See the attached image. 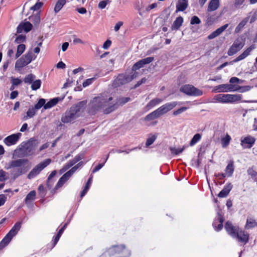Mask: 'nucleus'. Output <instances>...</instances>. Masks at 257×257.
Masks as SVG:
<instances>
[{
	"label": "nucleus",
	"mask_w": 257,
	"mask_h": 257,
	"mask_svg": "<svg viewBox=\"0 0 257 257\" xmlns=\"http://www.w3.org/2000/svg\"><path fill=\"white\" fill-rule=\"evenodd\" d=\"M8 179V173L2 169L0 170V189L4 188L5 182Z\"/></svg>",
	"instance_id": "nucleus-24"
},
{
	"label": "nucleus",
	"mask_w": 257,
	"mask_h": 257,
	"mask_svg": "<svg viewBox=\"0 0 257 257\" xmlns=\"http://www.w3.org/2000/svg\"><path fill=\"white\" fill-rule=\"evenodd\" d=\"M112 100V97H108L104 94L95 97L88 104V112L94 115L97 112L103 110L105 114H108L114 110V105H111L110 101Z\"/></svg>",
	"instance_id": "nucleus-1"
},
{
	"label": "nucleus",
	"mask_w": 257,
	"mask_h": 257,
	"mask_svg": "<svg viewBox=\"0 0 257 257\" xmlns=\"http://www.w3.org/2000/svg\"><path fill=\"white\" fill-rule=\"evenodd\" d=\"M51 162L50 159H47L36 165L29 173L28 178L30 179L33 178L38 175L42 170L48 166Z\"/></svg>",
	"instance_id": "nucleus-9"
},
{
	"label": "nucleus",
	"mask_w": 257,
	"mask_h": 257,
	"mask_svg": "<svg viewBox=\"0 0 257 257\" xmlns=\"http://www.w3.org/2000/svg\"><path fill=\"white\" fill-rule=\"evenodd\" d=\"M137 73H134L133 75H130L126 74H121L118 75L116 78L114 80L112 86L114 87H118L124 85L136 78Z\"/></svg>",
	"instance_id": "nucleus-7"
},
{
	"label": "nucleus",
	"mask_w": 257,
	"mask_h": 257,
	"mask_svg": "<svg viewBox=\"0 0 257 257\" xmlns=\"http://www.w3.org/2000/svg\"><path fill=\"white\" fill-rule=\"evenodd\" d=\"M36 147V144L34 141L23 142L14 150L13 158H22L31 156L33 154Z\"/></svg>",
	"instance_id": "nucleus-2"
},
{
	"label": "nucleus",
	"mask_w": 257,
	"mask_h": 257,
	"mask_svg": "<svg viewBox=\"0 0 257 257\" xmlns=\"http://www.w3.org/2000/svg\"><path fill=\"white\" fill-rule=\"evenodd\" d=\"M157 136L156 135H153L151 137H149L147 140V141L146 143V146L147 147H148V146H150L151 145H152L155 142V141L157 139Z\"/></svg>",
	"instance_id": "nucleus-48"
},
{
	"label": "nucleus",
	"mask_w": 257,
	"mask_h": 257,
	"mask_svg": "<svg viewBox=\"0 0 257 257\" xmlns=\"http://www.w3.org/2000/svg\"><path fill=\"white\" fill-rule=\"evenodd\" d=\"M255 139L250 136H247L244 138H241L240 145L243 148H250L254 144Z\"/></svg>",
	"instance_id": "nucleus-15"
},
{
	"label": "nucleus",
	"mask_w": 257,
	"mask_h": 257,
	"mask_svg": "<svg viewBox=\"0 0 257 257\" xmlns=\"http://www.w3.org/2000/svg\"><path fill=\"white\" fill-rule=\"evenodd\" d=\"M36 191L34 190L30 192L25 198V202L28 207H30L32 205V202L35 200L36 197Z\"/></svg>",
	"instance_id": "nucleus-21"
},
{
	"label": "nucleus",
	"mask_w": 257,
	"mask_h": 257,
	"mask_svg": "<svg viewBox=\"0 0 257 257\" xmlns=\"http://www.w3.org/2000/svg\"><path fill=\"white\" fill-rule=\"evenodd\" d=\"M235 90L234 85L229 84H221L214 87V90L218 92L234 91Z\"/></svg>",
	"instance_id": "nucleus-16"
},
{
	"label": "nucleus",
	"mask_w": 257,
	"mask_h": 257,
	"mask_svg": "<svg viewBox=\"0 0 257 257\" xmlns=\"http://www.w3.org/2000/svg\"><path fill=\"white\" fill-rule=\"evenodd\" d=\"M245 44L244 41L241 38H238L233 42L232 46L228 51L227 54L229 56H232L240 50H241Z\"/></svg>",
	"instance_id": "nucleus-11"
},
{
	"label": "nucleus",
	"mask_w": 257,
	"mask_h": 257,
	"mask_svg": "<svg viewBox=\"0 0 257 257\" xmlns=\"http://www.w3.org/2000/svg\"><path fill=\"white\" fill-rule=\"evenodd\" d=\"M21 226H14L11 230L0 242V250L4 248L11 241L13 237L15 236L20 229Z\"/></svg>",
	"instance_id": "nucleus-8"
},
{
	"label": "nucleus",
	"mask_w": 257,
	"mask_h": 257,
	"mask_svg": "<svg viewBox=\"0 0 257 257\" xmlns=\"http://www.w3.org/2000/svg\"><path fill=\"white\" fill-rule=\"evenodd\" d=\"M66 226H63V227H62L58 231L57 235L56 236L54 240V245L53 246H55L57 242L58 241L60 236H61L62 234L63 233V231H64L65 229Z\"/></svg>",
	"instance_id": "nucleus-44"
},
{
	"label": "nucleus",
	"mask_w": 257,
	"mask_h": 257,
	"mask_svg": "<svg viewBox=\"0 0 257 257\" xmlns=\"http://www.w3.org/2000/svg\"><path fill=\"white\" fill-rule=\"evenodd\" d=\"M46 102L45 99L41 98L38 101V103L35 105L34 108L36 110L40 109L42 106L44 107L45 103Z\"/></svg>",
	"instance_id": "nucleus-46"
},
{
	"label": "nucleus",
	"mask_w": 257,
	"mask_h": 257,
	"mask_svg": "<svg viewBox=\"0 0 257 257\" xmlns=\"http://www.w3.org/2000/svg\"><path fill=\"white\" fill-rule=\"evenodd\" d=\"M231 137L227 134L225 138L221 139V144L223 148L226 147L229 144Z\"/></svg>",
	"instance_id": "nucleus-40"
},
{
	"label": "nucleus",
	"mask_w": 257,
	"mask_h": 257,
	"mask_svg": "<svg viewBox=\"0 0 257 257\" xmlns=\"http://www.w3.org/2000/svg\"><path fill=\"white\" fill-rule=\"evenodd\" d=\"M249 86H235V89H236L234 91H239L240 92H244L247 91L249 90Z\"/></svg>",
	"instance_id": "nucleus-47"
},
{
	"label": "nucleus",
	"mask_w": 257,
	"mask_h": 257,
	"mask_svg": "<svg viewBox=\"0 0 257 257\" xmlns=\"http://www.w3.org/2000/svg\"><path fill=\"white\" fill-rule=\"evenodd\" d=\"M185 148V146L183 147V148L181 149H177L175 147H170V150L172 154L177 155L180 153H181L184 151Z\"/></svg>",
	"instance_id": "nucleus-45"
},
{
	"label": "nucleus",
	"mask_w": 257,
	"mask_h": 257,
	"mask_svg": "<svg viewBox=\"0 0 257 257\" xmlns=\"http://www.w3.org/2000/svg\"><path fill=\"white\" fill-rule=\"evenodd\" d=\"M254 48L253 46H250L247 49H246L242 54H241L240 55H239L237 58H236L234 60V62H236L239 61H240L245 58H246L247 56H248L250 52Z\"/></svg>",
	"instance_id": "nucleus-19"
},
{
	"label": "nucleus",
	"mask_w": 257,
	"mask_h": 257,
	"mask_svg": "<svg viewBox=\"0 0 257 257\" xmlns=\"http://www.w3.org/2000/svg\"><path fill=\"white\" fill-rule=\"evenodd\" d=\"M29 19L35 25H38L40 22V13L38 12L35 15L29 17Z\"/></svg>",
	"instance_id": "nucleus-35"
},
{
	"label": "nucleus",
	"mask_w": 257,
	"mask_h": 257,
	"mask_svg": "<svg viewBox=\"0 0 257 257\" xmlns=\"http://www.w3.org/2000/svg\"><path fill=\"white\" fill-rule=\"evenodd\" d=\"M12 83L13 85H18L22 83V80L19 78H12Z\"/></svg>",
	"instance_id": "nucleus-59"
},
{
	"label": "nucleus",
	"mask_w": 257,
	"mask_h": 257,
	"mask_svg": "<svg viewBox=\"0 0 257 257\" xmlns=\"http://www.w3.org/2000/svg\"><path fill=\"white\" fill-rule=\"evenodd\" d=\"M36 110L34 107H30L28 109V110L27 112V116H24V119H26L28 118V117L32 118L33 117L35 113H36Z\"/></svg>",
	"instance_id": "nucleus-39"
},
{
	"label": "nucleus",
	"mask_w": 257,
	"mask_h": 257,
	"mask_svg": "<svg viewBox=\"0 0 257 257\" xmlns=\"http://www.w3.org/2000/svg\"><path fill=\"white\" fill-rule=\"evenodd\" d=\"M31 84V89L33 90H37L41 87V81L40 79H37L35 81H34Z\"/></svg>",
	"instance_id": "nucleus-38"
},
{
	"label": "nucleus",
	"mask_w": 257,
	"mask_h": 257,
	"mask_svg": "<svg viewBox=\"0 0 257 257\" xmlns=\"http://www.w3.org/2000/svg\"><path fill=\"white\" fill-rule=\"evenodd\" d=\"M43 5V3L37 2L34 6L31 8V10L33 11H37L39 10Z\"/></svg>",
	"instance_id": "nucleus-56"
},
{
	"label": "nucleus",
	"mask_w": 257,
	"mask_h": 257,
	"mask_svg": "<svg viewBox=\"0 0 257 257\" xmlns=\"http://www.w3.org/2000/svg\"><path fill=\"white\" fill-rule=\"evenodd\" d=\"M82 162H79L78 164H77L76 165H75L74 167L71 168L69 170V171L73 174L78 169V168L82 165Z\"/></svg>",
	"instance_id": "nucleus-57"
},
{
	"label": "nucleus",
	"mask_w": 257,
	"mask_h": 257,
	"mask_svg": "<svg viewBox=\"0 0 257 257\" xmlns=\"http://www.w3.org/2000/svg\"><path fill=\"white\" fill-rule=\"evenodd\" d=\"M177 104V102L175 101L167 103L160 106L159 108L157 109L156 111L160 117L161 115H163L172 110L176 106Z\"/></svg>",
	"instance_id": "nucleus-12"
},
{
	"label": "nucleus",
	"mask_w": 257,
	"mask_h": 257,
	"mask_svg": "<svg viewBox=\"0 0 257 257\" xmlns=\"http://www.w3.org/2000/svg\"><path fill=\"white\" fill-rule=\"evenodd\" d=\"M158 117H159V116L155 110L146 116L144 119L146 121H149Z\"/></svg>",
	"instance_id": "nucleus-34"
},
{
	"label": "nucleus",
	"mask_w": 257,
	"mask_h": 257,
	"mask_svg": "<svg viewBox=\"0 0 257 257\" xmlns=\"http://www.w3.org/2000/svg\"><path fill=\"white\" fill-rule=\"evenodd\" d=\"M163 99L159 98H155L151 100L147 104V107H153L162 102Z\"/></svg>",
	"instance_id": "nucleus-37"
},
{
	"label": "nucleus",
	"mask_w": 257,
	"mask_h": 257,
	"mask_svg": "<svg viewBox=\"0 0 257 257\" xmlns=\"http://www.w3.org/2000/svg\"><path fill=\"white\" fill-rule=\"evenodd\" d=\"M28 163L29 161L27 159H20L13 160L9 163V167L7 169L16 168L14 170V178H16L27 172L28 168L26 167V165Z\"/></svg>",
	"instance_id": "nucleus-4"
},
{
	"label": "nucleus",
	"mask_w": 257,
	"mask_h": 257,
	"mask_svg": "<svg viewBox=\"0 0 257 257\" xmlns=\"http://www.w3.org/2000/svg\"><path fill=\"white\" fill-rule=\"evenodd\" d=\"M183 22V19L182 17H179L176 18L175 21L173 22L171 29L172 30H177L182 26Z\"/></svg>",
	"instance_id": "nucleus-27"
},
{
	"label": "nucleus",
	"mask_w": 257,
	"mask_h": 257,
	"mask_svg": "<svg viewBox=\"0 0 257 257\" xmlns=\"http://www.w3.org/2000/svg\"><path fill=\"white\" fill-rule=\"evenodd\" d=\"M154 60L153 57H149L142 60H140L138 62H136L132 67L133 71H136L143 67L145 65L149 64Z\"/></svg>",
	"instance_id": "nucleus-14"
},
{
	"label": "nucleus",
	"mask_w": 257,
	"mask_h": 257,
	"mask_svg": "<svg viewBox=\"0 0 257 257\" xmlns=\"http://www.w3.org/2000/svg\"><path fill=\"white\" fill-rule=\"evenodd\" d=\"M227 232L233 237H236L240 242L246 243L248 241L249 235L247 232L239 230L238 226H225Z\"/></svg>",
	"instance_id": "nucleus-5"
},
{
	"label": "nucleus",
	"mask_w": 257,
	"mask_h": 257,
	"mask_svg": "<svg viewBox=\"0 0 257 257\" xmlns=\"http://www.w3.org/2000/svg\"><path fill=\"white\" fill-rule=\"evenodd\" d=\"M256 223H257L255 222V220L253 218L251 217L247 218L246 225H252Z\"/></svg>",
	"instance_id": "nucleus-61"
},
{
	"label": "nucleus",
	"mask_w": 257,
	"mask_h": 257,
	"mask_svg": "<svg viewBox=\"0 0 257 257\" xmlns=\"http://www.w3.org/2000/svg\"><path fill=\"white\" fill-rule=\"evenodd\" d=\"M18 95V91H13L11 92L10 94V98L12 99H14L16 98Z\"/></svg>",
	"instance_id": "nucleus-64"
},
{
	"label": "nucleus",
	"mask_w": 257,
	"mask_h": 257,
	"mask_svg": "<svg viewBox=\"0 0 257 257\" xmlns=\"http://www.w3.org/2000/svg\"><path fill=\"white\" fill-rule=\"evenodd\" d=\"M36 58V56L33 54L32 51L28 52L16 61L15 64L16 69L20 70L22 68L30 64Z\"/></svg>",
	"instance_id": "nucleus-6"
},
{
	"label": "nucleus",
	"mask_w": 257,
	"mask_h": 257,
	"mask_svg": "<svg viewBox=\"0 0 257 257\" xmlns=\"http://www.w3.org/2000/svg\"><path fill=\"white\" fill-rule=\"evenodd\" d=\"M187 109V107H182L173 112V115H177L182 112L185 111Z\"/></svg>",
	"instance_id": "nucleus-55"
},
{
	"label": "nucleus",
	"mask_w": 257,
	"mask_h": 257,
	"mask_svg": "<svg viewBox=\"0 0 257 257\" xmlns=\"http://www.w3.org/2000/svg\"><path fill=\"white\" fill-rule=\"evenodd\" d=\"M73 80L72 79H67L66 83H64L63 88H66L69 86L73 83Z\"/></svg>",
	"instance_id": "nucleus-63"
},
{
	"label": "nucleus",
	"mask_w": 257,
	"mask_h": 257,
	"mask_svg": "<svg viewBox=\"0 0 257 257\" xmlns=\"http://www.w3.org/2000/svg\"><path fill=\"white\" fill-rule=\"evenodd\" d=\"M214 99L221 103H228V94H219L214 96Z\"/></svg>",
	"instance_id": "nucleus-28"
},
{
	"label": "nucleus",
	"mask_w": 257,
	"mask_h": 257,
	"mask_svg": "<svg viewBox=\"0 0 257 257\" xmlns=\"http://www.w3.org/2000/svg\"><path fill=\"white\" fill-rule=\"evenodd\" d=\"M188 6V0H178L176 4V11H184Z\"/></svg>",
	"instance_id": "nucleus-20"
},
{
	"label": "nucleus",
	"mask_w": 257,
	"mask_h": 257,
	"mask_svg": "<svg viewBox=\"0 0 257 257\" xmlns=\"http://www.w3.org/2000/svg\"><path fill=\"white\" fill-rule=\"evenodd\" d=\"M219 0H211L208 5V12H212L216 10L219 6Z\"/></svg>",
	"instance_id": "nucleus-26"
},
{
	"label": "nucleus",
	"mask_w": 257,
	"mask_h": 257,
	"mask_svg": "<svg viewBox=\"0 0 257 257\" xmlns=\"http://www.w3.org/2000/svg\"><path fill=\"white\" fill-rule=\"evenodd\" d=\"M228 103H233L241 100L242 96L240 94H228Z\"/></svg>",
	"instance_id": "nucleus-30"
},
{
	"label": "nucleus",
	"mask_w": 257,
	"mask_h": 257,
	"mask_svg": "<svg viewBox=\"0 0 257 257\" xmlns=\"http://www.w3.org/2000/svg\"><path fill=\"white\" fill-rule=\"evenodd\" d=\"M85 105L86 102L82 101L72 106L62 116V122L68 123L73 121L79 116L80 112L83 110Z\"/></svg>",
	"instance_id": "nucleus-3"
},
{
	"label": "nucleus",
	"mask_w": 257,
	"mask_h": 257,
	"mask_svg": "<svg viewBox=\"0 0 257 257\" xmlns=\"http://www.w3.org/2000/svg\"><path fill=\"white\" fill-rule=\"evenodd\" d=\"M200 23L201 21L198 17L194 16L192 17L190 22L191 24H199Z\"/></svg>",
	"instance_id": "nucleus-53"
},
{
	"label": "nucleus",
	"mask_w": 257,
	"mask_h": 257,
	"mask_svg": "<svg viewBox=\"0 0 257 257\" xmlns=\"http://www.w3.org/2000/svg\"><path fill=\"white\" fill-rule=\"evenodd\" d=\"M228 24H226L219 27L215 31L211 33L210 35H209L207 37L208 39L209 40H211L218 36L228 27Z\"/></svg>",
	"instance_id": "nucleus-18"
},
{
	"label": "nucleus",
	"mask_w": 257,
	"mask_h": 257,
	"mask_svg": "<svg viewBox=\"0 0 257 257\" xmlns=\"http://www.w3.org/2000/svg\"><path fill=\"white\" fill-rule=\"evenodd\" d=\"M26 37L25 35H20L15 40V42L17 44H21L25 41Z\"/></svg>",
	"instance_id": "nucleus-49"
},
{
	"label": "nucleus",
	"mask_w": 257,
	"mask_h": 257,
	"mask_svg": "<svg viewBox=\"0 0 257 257\" xmlns=\"http://www.w3.org/2000/svg\"><path fill=\"white\" fill-rule=\"evenodd\" d=\"M110 3V1L109 0L100 1L98 5V7L100 9H103L106 7V5L109 4Z\"/></svg>",
	"instance_id": "nucleus-50"
},
{
	"label": "nucleus",
	"mask_w": 257,
	"mask_h": 257,
	"mask_svg": "<svg viewBox=\"0 0 257 257\" xmlns=\"http://www.w3.org/2000/svg\"><path fill=\"white\" fill-rule=\"evenodd\" d=\"M248 20L249 17H246L244 18L241 22H240L235 28V32L236 33H239L241 31V30L243 28V27L246 24V23L248 21Z\"/></svg>",
	"instance_id": "nucleus-32"
},
{
	"label": "nucleus",
	"mask_w": 257,
	"mask_h": 257,
	"mask_svg": "<svg viewBox=\"0 0 257 257\" xmlns=\"http://www.w3.org/2000/svg\"><path fill=\"white\" fill-rule=\"evenodd\" d=\"M82 162H79L78 164H77L76 165H75L74 167L71 168L69 170V171L73 174L78 169V168L82 165Z\"/></svg>",
	"instance_id": "nucleus-58"
},
{
	"label": "nucleus",
	"mask_w": 257,
	"mask_h": 257,
	"mask_svg": "<svg viewBox=\"0 0 257 257\" xmlns=\"http://www.w3.org/2000/svg\"><path fill=\"white\" fill-rule=\"evenodd\" d=\"M247 174L251 176L253 179L257 176V172L255 171L252 168H249L247 171Z\"/></svg>",
	"instance_id": "nucleus-52"
},
{
	"label": "nucleus",
	"mask_w": 257,
	"mask_h": 257,
	"mask_svg": "<svg viewBox=\"0 0 257 257\" xmlns=\"http://www.w3.org/2000/svg\"><path fill=\"white\" fill-rule=\"evenodd\" d=\"M22 136V134L18 133L6 137L4 142L8 146H10L17 144Z\"/></svg>",
	"instance_id": "nucleus-13"
},
{
	"label": "nucleus",
	"mask_w": 257,
	"mask_h": 257,
	"mask_svg": "<svg viewBox=\"0 0 257 257\" xmlns=\"http://www.w3.org/2000/svg\"><path fill=\"white\" fill-rule=\"evenodd\" d=\"M58 98H55L50 100L47 103H45L44 109H47L52 107L53 106H55L58 103Z\"/></svg>",
	"instance_id": "nucleus-36"
},
{
	"label": "nucleus",
	"mask_w": 257,
	"mask_h": 257,
	"mask_svg": "<svg viewBox=\"0 0 257 257\" xmlns=\"http://www.w3.org/2000/svg\"><path fill=\"white\" fill-rule=\"evenodd\" d=\"M123 25V22H118L117 23L114 28V30L115 32H117L120 29V27Z\"/></svg>",
	"instance_id": "nucleus-62"
},
{
	"label": "nucleus",
	"mask_w": 257,
	"mask_h": 257,
	"mask_svg": "<svg viewBox=\"0 0 257 257\" xmlns=\"http://www.w3.org/2000/svg\"><path fill=\"white\" fill-rule=\"evenodd\" d=\"M180 91L190 96H201L203 92L202 90L195 87L191 85H184L181 87Z\"/></svg>",
	"instance_id": "nucleus-10"
},
{
	"label": "nucleus",
	"mask_w": 257,
	"mask_h": 257,
	"mask_svg": "<svg viewBox=\"0 0 257 257\" xmlns=\"http://www.w3.org/2000/svg\"><path fill=\"white\" fill-rule=\"evenodd\" d=\"M26 46L24 44H20L17 46V53L15 56V59L18 58L25 51Z\"/></svg>",
	"instance_id": "nucleus-33"
},
{
	"label": "nucleus",
	"mask_w": 257,
	"mask_h": 257,
	"mask_svg": "<svg viewBox=\"0 0 257 257\" xmlns=\"http://www.w3.org/2000/svg\"><path fill=\"white\" fill-rule=\"evenodd\" d=\"M111 44V41L110 40H107L104 43L102 48L104 49H107L110 46Z\"/></svg>",
	"instance_id": "nucleus-60"
},
{
	"label": "nucleus",
	"mask_w": 257,
	"mask_h": 257,
	"mask_svg": "<svg viewBox=\"0 0 257 257\" xmlns=\"http://www.w3.org/2000/svg\"><path fill=\"white\" fill-rule=\"evenodd\" d=\"M95 79V77H93L91 78L87 79H86L83 83V86L84 87H85L89 85H90L93 81Z\"/></svg>",
	"instance_id": "nucleus-54"
},
{
	"label": "nucleus",
	"mask_w": 257,
	"mask_h": 257,
	"mask_svg": "<svg viewBox=\"0 0 257 257\" xmlns=\"http://www.w3.org/2000/svg\"><path fill=\"white\" fill-rule=\"evenodd\" d=\"M32 25L29 22H22L17 27L18 33H21L24 30L26 33H28L32 30Z\"/></svg>",
	"instance_id": "nucleus-17"
},
{
	"label": "nucleus",
	"mask_w": 257,
	"mask_h": 257,
	"mask_svg": "<svg viewBox=\"0 0 257 257\" xmlns=\"http://www.w3.org/2000/svg\"><path fill=\"white\" fill-rule=\"evenodd\" d=\"M56 173L57 171L56 170L53 171L48 178L47 185L49 189H50L52 186V184H51V179L56 175Z\"/></svg>",
	"instance_id": "nucleus-43"
},
{
	"label": "nucleus",
	"mask_w": 257,
	"mask_h": 257,
	"mask_svg": "<svg viewBox=\"0 0 257 257\" xmlns=\"http://www.w3.org/2000/svg\"><path fill=\"white\" fill-rule=\"evenodd\" d=\"M130 97H120L116 99L114 103L111 102V105H114V110L117 108L118 106H122L130 100Z\"/></svg>",
	"instance_id": "nucleus-23"
},
{
	"label": "nucleus",
	"mask_w": 257,
	"mask_h": 257,
	"mask_svg": "<svg viewBox=\"0 0 257 257\" xmlns=\"http://www.w3.org/2000/svg\"><path fill=\"white\" fill-rule=\"evenodd\" d=\"M67 180L63 178V176H62L60 179L59 180L56 187H55V189H58L59 188H60L61 187H62L63 186V185L67 181Z\"/></svg>",
	"instance_id": "nucleus-51"
},
{
	"label": "nucleus",
	"mask_w": 257,
	"mask_h": 257,
	"mask_svg": "<svg viewBox=\"0 0 257 257\" xmlns=\"http://www.w3.org/2000/svg\"><path fill=\"white\" fill-rule=\"evenodd\" d=\"M66 0H58L54 7V12L55 14L58 13L66 4Z\"/></svg>",
	"instance_id": "nucleus-31"
},
{
	"label": "nucleus",
	"mask_w": 257,
	"mask_h": 257,
	"mask_svg": "<svg viewBox=\"0 0 257 257\" xmlns=\"http://www.w3.org/2000/svg\"><path fill=\"white\" fill-rule=\"evenodd\" d=\"M35 76L33 74H30L26 76L24 79V82L27 84H31L35 78Z\"/></svg>",
	"instance_id": "nucleus-42"
},
{
	"label": "nucleus",
	"mask_w": 257,
	"mask_h": 257,
	"mask_svg": "<svg viewBox=\"0 0 257 257\" xmlns=\"http://www.w3.org/2000/svg\"><path fill=\"white\" fill-rule=\"evenodd\" d=\"M201 138V136L199 134H195L192 140H191L190 142V146H194L196 143H197Z\"/></svg>",
	"instance_id": "nucleus-41"
},
{
	"label": "nucleus",
	"mask_w": 257,
	"mask_h": 257,
	"mask_svg": "<svg viewBox=\"0 0 257 257\" xmlns=\"http://www.w3.org/2000/svg\"><path fill=\"white\" fill-rule=\"evenodd\" d=\"M232 188V185L231 183L227 184L218 194V197L219 198H224L226 197L231 190Z\"/></svg>",
	"instance_id": "nucleus-22"
},
{
	"label": "nucleus",
	"mask_w": 257,
	"mask_h": 257,
	"mask_svg": "<svg viewBox=\"0 0 257 257\" xmlns=\"http://www.w3.org/2000/svg\"><path fill=\"white\" fill-rule=\"evenodd\" d=\"M125 248L124 245H121L120 246L114 245L110 248L108 250L109 253L111 255L114 253H119L122 250H124Z\"/></svg>",
	"instance_id": "nucleus-25"
},
{
	"label": "nucleus",
	"mask_w": 257,
	"mask_h": 257,
	"mask_svg": "<svg viewBox=\"0 0 257 257\" xmlns=\"http://www.w3.org/2000/svg\"><path fill=\"white\" fill-rule=\"evenodd\" d=\"M233 161L231 160L229 161L228 164L226 166L225 168V174L228 177H231L232 175V174L234 172V165H233Z\"/></svg>",
	"instance_id": "nucleus-29"
}]
</instances>
